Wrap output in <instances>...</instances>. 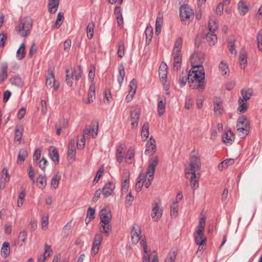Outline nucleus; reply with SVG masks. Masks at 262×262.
Instances as JSON below:
<instances>
[{
  "instance_id": "f257e3e1",
  "label": "nucleus",
  "mask_w": 262,
  "mask_h": 262,
  "mask_svg": "<svg viewBox=\"0 0 262 262\" xmlns=\"http://www.w3.org/2000/svg\"><path fill=\"white\" fill-rule=\"evenodd\" d=\"M187 78L188 82L191 88L198 89L201 92L205 89L206 83L205 82V72L203 67L199 69H194L192 67L188 72Z\"/></svg>"
},
{
  "instance_id": "f03ea898",
  "label": "nucleus",
  "mask_w": 262,
  "mask_h": 262,
  "mask_svg": "<svg viewBox=\"0 0 262 262\" xmlns=\"http://www.w3.org/2000/svg\"><path fill=\"white\" fill-rule=\"evenodd\" d=\"M99 217L100 219V222L99 224V230L108 236L112 229L110 225L112 218L110 209L108 208H103L99 212Z\"/></svg>"
},
{
  "instance_id": "7ed1b4c3",
  "label": "nucleus",
  "mask_w": 262,
  "mask_h": 262,
  "mask_svg": "<svg viewBox=\"0 0 262 262\" xmlns=\"http://www.w3.org/2000/svg\"><path fill=\"white\" fill-rule=\"evenodd\" d=\"M201 168L200 158L198 152L193 151L190 155V163L188 165L185 166V172L186 177L188 174H193L195 177L196 171L199 170Z\"/></svg>"
},
{
  "instance_id": "20e7f679",
  "label": "nucleus",
  "mask_w": 262,
  "mask_h": 262,
  "mask_svg": "<svg viewBox=\"0 0 262 262\" xmlns=\"http://www.w3.org/2000/svg\"><path fill=\"white\" fill-rule=\"evenodd\" d=\"M33 20L29 17L21 18L16 27L18 33L22 37L28 36L32 29Z\"/></svg>"
},
{
  "instance_id": "39448f33",
  "label": "nucleus",
  "mask_w": 262,
  "mask_h": 262,
  "mask_svg": "<svg viewBox=\"0 0 262 262\" xmlns=\"http://www.w3.org/2000/svg\"><path fill=\"white\" fill-rule=\"evenodd\" d=\"M217 27L216 20L210 19L208 20V28L210 32L206 34V40L210 46L215 45L217 41V37L214 34V32L217 30Z\"/></svg>"
},
{
  "instance_id": "423d86ee",
  "label": "nucleus",
  "mask_w": 262,
  "mask_h": 262,
  "mask_svg": "<svg viewBox=\"0 0 262 262\" xmlns=\"http://www.w3.org/2000/svg\"><path fill=\"white\" fill-rule=\"evenodd\" d=\"M192 67L194 69H199L203 67L202 64L205 61V54L202 50H194L189 58Z\"/></svg>"
},
{
  "instance_id": "0eeeda50",
  "label": "nucleus",
  "mask_w": 262,
  "mask_h": 262,
  "mask_svg": "<svg viewBox=\"0 0 262 262\" xmlns=\"http://www.w3.org/2000/svg\"><path fill=\"white\" fill-rule=\"evenodd\" d=\"M194 12L192 9L188 5H184L180 8V16L182 20L188 23L193 17Z\"/></svg>"
},
{
  "instance_id": "6e6552de",
  "label": "nucleus",
  "mask_w": 262,
  "mask_h": 262,
  "mask_svg": "<svg viewBox=\"0 0 262 262\" xmlns=\"http://www.w3.org/2000/svg\"><path fill=\"white\" fill-rule=\"evenodd\" d=\"M140 245L143 247L145 254L143 257V262H158V257L156 255H151L150 256L147 251V245L145 240V237L142 236L141 239H140Z\"/></svg>"
},
{
  "instance_id": "1a4fd4ad",
  "label": "nucleus",
  "mask_w": 262,
  "mask_h": 262,
  "mask_svg": "<svg viewBox=\"0 0 262 262\" xmlns=\"http://www.w3.org/2000/svg\"><path fill=\"white\" fill-rule=\"evenodd\" d=\"M193 235L195 244L199 246L198 252L201 251L203 248V246L206 244L207 238L205 236L204 232H200V230L195 231Z\"/></svg>"
},
{
  "instance_id": "9d476101",
  "label": "nucleus",
  "mask_w": 262,
  "mask_h": 262,
  "mask_svg": "<svg viewBox=\"0 0 262 262\" xmlns=\"http://www.w3.org/2000/svg\"><path fill=\"white\" fill-rule=\"evenodd\" d=\"M102 239L103 236L101 233H97L95 234L92 248V255H95L98 252Z\"/></svg>"
},
{
  "instance_id": "9b49d317",
  "label": "nucleus",
  "mask_w": 262,
  "mask_h": 262,
  "mask_svg": "<svg viewBox=\"0 0 262 262\" xmlns=\"http://www.w3.org/2000/svg\"><path fill=\"white\" fill-rule=\"evenodd\" d=\"M162 212L163 209L160 205L157 203L152 204L151 216L155 221L158 222L160 219L162 215Z\"/></svg>"
},
{
  "instance_id": "f8f14e48",
  "label": "nucleus",
  "mask_w": 262,
  "mask_h": 262,
  "mask_svg": "<svg viewBox=\"0 0 262 262\" xmlns=\"http://www.w3.org/2000/svg\"><path fill=\"white\" fill-rule=\"evenodd\" d=\"M140 115V110L138 108H135L133 111H130V118L132 128H135L137 126Z\"/></svg>"
},
{
  "instance_id": "ddd939ff",
  "label": "nucleus",
  "mask_w": 262,
  "mask_h": 262,
  "mask_svg": "<svg viewBox=\"0 0 262 262\" xmlns=\"http://www.w3.org/2000/svg\"><path fill=\"white\" fill-rule=\"evenodd\" d=\"M126 146L123 143H120L116 149V157L117 161L119 163H121L123 162L125 153Z\"/></svg>"
},
{
  "instance_id": "4468645a",
  "label": "nucleus",
  "mask_w": 262,
  "mask_h": 262,
  "mask_svg": "<svg viewBox=\"0 0 262 262\" xmlns=\"http://www.w3.org/2000/svg\"><path fill=\"white\" fill-rule=\"evenodd\" d=\"M173 58V69L178 70L181 68L182 61V55L180 50H176L172 52Z\"/></svg>"
},
{
  "instance_id": "2eb2a0df",
  "label": "nucleus",
  "mask_w": 262,
  "mask_h": 262,
  "mask_svg": "<svg viewBox=\"0 0 262 262\" xmlns=\"http://www.w3.org/2000/svg\"><path fill=\"white\" fill-rule=\"evenodd\" d=\"M159 162V158L156 156L150 160L149 162V166L146 172V174H151L150 179L152 175H154L155 172V168Z\"/></svg>"
},
{
  "instance_id": "dca6fc26",
  "label": "nucleus",
  "mask_w": 262,
  "mask_h": 262,
  "mask_svg": "<svg viewBox=\"0 0 262 262\" xmlns=\"http://www.w3.org/2000/svg\"><path fill=\"white\" fill-rule=\"evenodd\" d=\"M167 66L164 62H162L160 66L159 69V75L163 83L165 82L166 81L167 74Z\"/></svg>"
},
{
  "instance_id": "f3484780",
  "label": "nucleus",
  "mask_w": 262,
  "mask_h": 262,
  "mask_svg": "<svg viewBox=\"0 0 262 262\" xmlns=\"http://www.w3.org/2000/svg\"><path fill=\"white\" fill-rule=\"evenodd\" d=\"M48 72L49 76L47 77L46 84L47 88L51 89L53 88L55 83L54 73L52 67L48 69Z\"/></svg>"
},
{
  "instance_id": "a211bd4d",
  "label": "nucleus",
  "mask_w": 262,
  "mask_h": 262,
  "mask_svg": "<svg viewBox=\"0 0 262 262\" xmlns=\"http://www.w3.org/2000/svg\"><path fill=\"white\" fill-rule=\"evenodd\" d=\"M156 148V141L153 137L151 136L146 144V148L145 151V154H154L155 152Z\"/></svg>"
},
{
  "instance_id": "6ab92c4d",
  "label": "nucleus",
  "mask_w": 262,
  "mask_h": 262,
  "mask_svg": "<svg viewBox=\"0 0 262 262\" xmlns=\"http://www.w3.org/2000/svg\"><path fill=\"white\" fill-rule=\"evenodd\" d=\"M8 66L7 63L3 62L1 65L0 69V82L5 81L8 76Z\"/></svg>"
},
{
  "instance_id": "aec40b11",
  "label": "nucleus",
  "mask_w": 262,
  "mask_h": 262,
  "mask_svg": "<svg viewBox=\"0 0 262 262\" xmlns=\"http://www.w3.org/2000/svg\"><path fill=\"white\" fill-rule=\"evenodd\" d=\"M135 149L132 148H129L124 156L125 162L127 164H132L135 160Z\"/></svg>"
},
{
  "instance_id": "412c9836",
  "label": "nucleus",
  "mask_w": 262,
  "mask_h": 262,
  "mask_svg": "<svg viewBox=\"0 0 262 262\" xmlns=\"http://www.w3.org/2000/svg\"><path fill=\"white\" fill-rule=\"evenodd\" d=\"M115 189V185L113 183L108 182L105 184L102 189V194L105 197H108Z\"/></svg>"
},
{
  "instance_id": "4be33fe9",
  "label": "nucleus",
  "mask_w": 262,
  "mask_h": 262,
  "mask_svg": "<svg viewBox=\"0 0 262 262\" xmlns=\"http://www.w3.org/2000/svg\"><path fill=\"white\" fill-rule=\"evenodd\" d=\"M49 156L55 163L57 164L59 162V154L57 148L54 146H50L49 149Z\"/></svg>"
},
{
  "instance_id": "5701e85b",
  "label": "nucleus",
  "mask_w": 262,
  "mask_h": 262,
  "mask_svg": "<svg viewBox=\"0 0 262 262\" xmlns=\"http://www.w3.org/2000/svg\"><path fill=\"white\" fill-rule=\"evenodd\" d=\"M222 138L224 143L226 144H231L234 140V136L231 130H229L224 134Z\"/></svg>"
},
{
  "instance_id": "b1692460",
  "label": "nucleus",
  "mask_w": 262,
  "mask_h": 262,
  "mask_svg": "<svg viewBox=\"0 0 262 262\" xmlns=\"http://www.w3.org/2000/svg\"><path fill=\"white\" fill-rule=\"evenodd\" d=\"M166 98L162 97L158 100V114L159 116H162L165 110Z\"/></svg>"
},
{
  "instance_id": "393cba45",
  "label": "nucleus",
  "mask_w": 262,
  "mask_h": 262,
  "mask_svg": "<svg viewBox=\"0 0 262 262\" xmlns=\"http://www.w3.org/2000/svg\"><path fill=\"white\" fill-rule=\"evenodd\" d=\"M59 0H49L48 8L51 13H55L58 7Z\"/></svg>"
},
{
  "instance_id": "a878e982",
  "label": "nucleus",
  "mask_w": 262,
  "mask_h": 262,
  "mask_svg": "<svg viewBox=\"0 0 262 262\" xmlns=\"http://www.w3.org/2000/svg\"><path fill=\"white\" fill-rule=\"evenodd\" d=\"M95 97V83L91 84L89 87L88 93V101L85 102V103H90L93 101Z\"/></svg>"
},
{
  "instance_id": "bb28decb",
  "label": "nucleus",
  "mask_w": 262,
  "mask_h": 262,
  "mask_svg": "<svg viewBox=\"0 0 262 262\" xmlns=\"http://www.w3.org/2000/svg\"><path fill=\"white\" fill-rule=\"evenodd\" d=\"M28 153L25 148H21L19 150L17 159V162L18 164H21L23 163L24 161L25 160L26 158L28 157Z\"/></svg>"
},
{
  "instance_id": "cd10ccee",
  "label": "nucleus",
  "mask_w": 262,
  "mask_h": 262,
  "mask_svg": "<svg viewBox=\"0 0 262 262\" xmlns=\"http://www.w3.org/2000/svg\"><path fill=\"white\" fill-rule=\"evenodd\" d=\"M116 15L118 26L120 28H123V18L121 12V8L116 6Z\"/></svg>"
},
{
  "instance_id": "c85d7f7f",
  "label": "nucleus",
  "mask_w": 262,
  "mask_h": 262,
  "mask_svg": "<svg viewBox=\"0 0 262 262\" xmlns=\"http://www.w3.org/2000/svg\"><path fill=\"white\" fill-rule=\"evenodd\" d=\"M247 53L246 50H242L239 54V59L240 61L241 67L244 69L246 68L247 60Z\"/></svg>"
},
{
  "instance_id": "c756f323",
  "label": "nucleus",
  "mask_w": 262,
  "mask_h": 262,
  "mask_svg": "<svg viewBox=\"0 0 262 262\" xmlns=\"http://www.w3.org/2000/svg\"><path fill=\"white\" fill-rule=\"evenodd\" d=\"M124 174H125V179L123 180L122 183V191L126 192L129 187V172L126 170H124Z\"/></svg>"
},
{
  "instance_id": "7c9ffc66",
  "label": "nucleus",
  "mask_w": 262,
  "mask_h": 262,
  "mask_svg": "<svg viewBox=\"0 0 262 262\" xmlns=\"http://www.w3.org/2000/svg\"><path fill=\"white\" fill-rule=\"evenodd\" d=\"M246 126L237 127L238 135L242 138H245L248 135L250 130V125L246 124Z\"/></svg>"
},
{
  "instance_id": "2f4dec72",
  "label": "nucleus",
  "mask_w": 262,
  "mask_h": 262,
  "mask_svg": "<svg viewBox=\"0 0 262 262\" xmlns=\"http://www.w3.org/2000/svg\"><path fill=\"white\" fill-rule=\"evenodd\" d=\"M238 9L240 14L244 16L247 13L249 7L243 1H240L238 3Z\"/></svg>"
},
{
  "instance_id": "473e14b6",
  "label": "nucleus",
  "mask_w": 262,
  "mask_h": 262,
  "mask_svg": "<svg viewBox=\"0 0 262 262\" xmlns=\"http://www.w3.org/2000/svg\"><path fill=\"white\" fill-rule=\"evenodd\" d=\"M76 154V147L75 146L74 142L72 141H71L69 146H68V157L71 159H73L75 158Z\"/></svg>"
},
{
  "instance_id": "72a5a7b5",
  "label": "nucleus",
  "mask_w": 262,
  "mask_h": 262,
  "mask_svg": "<svg viewBox=\"0 0 262 262\" xmlns=\"http://www.w3.org/2000/svg\"><path fill=\"white\" fill-rule=\"evenodd\" d=\"M145 34L146 36V42L149 44L151 40L153 35V29L150 25H148L146 27Z\"/></svg>"
},
{
  "instance_id": "f704fd0d",
  "label": "nucleus",
  "mask_w": 262,
  "mask_h": 262,
  "mask_svg": "<svg viewBox=\"0 0 262 262\" xmlns=\"http://www.w3.org/2000/svg\"><path fill=\"white\" fill-rule=\"evenodd\" d=\"M9 80L12 84L17 86H21L24 84L23 80L19 76L12 77Z\"/></svg>"
},
{
  "instance_id": "c9c22d12",
  "label": "nucleus",
  "mask_w": 262,
  "mask_h": 262,
  "mask_svg": "<svg viewBox=\"0 0 262 262\" xmlns=\"http://www.w3.org/2000/svg\"><path fill=\"white\" fill-rule=\"evenodd\" d=\"M253 90L251 89H243L241 91L243 98L242 100L245 101L249 100L253 95Z\"/></svg>"
},
{
  "instance_id": "e433bc0d",
  "label": "nucleus",
  "mask_w": 262,
  "mask_h": 262,
  "mask_svg": "<svg viewBox=\"0 0 262 262\" xmlns=\"http://www.w3.org/2000/svg\"><path fill=\"white\" fill-rule=\"evenodd\" d=\"M149 136V124L145 122L143 124L141 130V137L143 140L145 141L147 139Z\"/></svg>"
},
{
  "instance_id": "4c0bfd02",
  "label": "nucleus",
  "mask_w": 262,
  "mask_h": 262,
  "mask_svg": "<svg viewBox=\"0 0 262 262\" xmlns=\"http://www.w3.org/2000/svg\"><path fill=\"white\" fill-rule=\"evenodd\" d=\"M247 124L250 125L249 120L247 119L246 117L244 115L240 116L237 122L236 127H245V125Z\"/></svg>"
},
{
  "instance_id": "58836bf2",
  "label": "nucleus",
  "mask_w": 262,
  "mask_h": 262,
  "mask_svg": "<svg viewBox=\"0 0 262 262\" xmlns=\"http://www.w3.org/2000/svg\"><path fill=\"white\" fill-rule=\"evenodd\" d=\"M191 176L190 177V186L192 189H195L196 188L199 187V182L197 180V178H199L200 177V174H196L195 173V177H193V174H191Z\"/></svg>"
},
{
  "instance_id": "ea45409f",
  "label": "nucleus",
  "mask_w": 262,
  "mask_h": 262,
  "mask_svg": "<svg viewBox=\"0 0 262 262\" xmlns=\"http://www.w3.org/2000/svg\"><path fill=\"white\" fill-rule=\"evenodd\" d=\"M187 71H182V75H181L179 78V83L181 87H183L186 85V82L188 81L187 78Z\"/></svg>"
},
{
  "instance_id": "a19ab883",
  "label": "nucleus",
  "mask_w": 262,
  "mask_h": 262,
  "mask_svg": "<svg viewBox=\"0 0 262 262\" xmlns=\"http://www.w3.org/2000/svg\"><path fill=\"white\" fill-rule=\"evenodd\" d=\"M64 19V13L60 12L58 13L57 18L54 26V29L59 28L62 23L63 19Z\"/></svg>"
},
{
  "instance_id": "79ce46f5",
  "label": "nucleus",
  "mask_w": 262,
  "mask_h": 262,
  "mask_svg": "<svg viewBox=\"0 0 262 262\" xmlns=\"http://www.w3.org/2000/svg\"><path fill=\"white\" fill-rule=\"evenodd\" d=\"M220 72L223 75H225L229 73V70L228 65L225 62L222 61L219 66Z\"/></svg>"
},
{
  "instance_id": "37998d69",
  "label": "nucleus",
  "mask_w": 262,
  "mask_h": 262,
  "mask_svg": "<svg viewBox=\"0 0 262 262\" xmlns=\"http://www.w3.org/2000/svg\"><path fill=\"white\" fill-rule=\"evenodd\" d=\"M238 103L239 106L237 108V111L240 113L246 112L247 110V103L245 102V101L243 100H242V98H240L238 99Z\"/></svg>"
},
{
  "instance_id": "c03bdc74",
  "label": "nucleus",
  "mask_w": 262,
  "mask_h": 262,
  "mask_svg": "<svg viewBox=\"0 0 262 262\" xmlns=\"http://www.w3.org/2000/svg\"><path fill=\"white\" fill-rule=\"evenodd\" d=\"M95 76V67L93 64H91L90 67L89 72V78L90 80L91 84L94 83V80Z\"/></svg>"
},
{
  "instance_id": "a18cd8bd",
  "label": "nucleus",
  "mask_w": 262,
  "mask_h": 262,
  "mask_svg": "<svg viewBox=\"0 0 262 262\" xmlns=\"http://www.w3.org/2000/svg\"><path fill=\"white\" fill-rule=\"evenodd\" d=\"M119 75L118 76V81L119 83H121L124 79L125 76V72L123 66L121 64L119 68Z\"/></svg>"
},
{
  "instance_id": "49530a36",
  "label": "nucleus",
  "mask_w": 262,
  "mask_h": 262,
  "mask_svg": "<svg viewBox=\"0 0 262 262\" xmlns=\"http://www.w3.org/2000/svg\"><path fill=\"white\" fill-rule=\"evenodd\" d=\"M38 183V187L43 189L46 185V178L42 175H39L37 179Z\"/></svg>"
},
{
  "instance_id": "de8ad7c7",
  "label": "nucleus",
  "mask_w": 262,
  "mask_h": 262,
  "mask_svg": "<svg viewBox=\"0 0 262 262\" xmlns=\"http://www.w3.org/2000/svg\"><path fill=\"white\" fill-rule=\"evenodd\" d=\"M94 24L93 21L89 23L87 26V34L88 38L91 39L94 34Z\"/></svg>"
},
{
  "instance_id": "09e8293b",
  "label": "nucleus",
  "mask_w": 262,
  "mask_h": 262,
  "mask_svg": "<svg viewBox=\"0 0 262 262\" xmlns=\"http://www.w3.org/2000/svg\"><path fill=\"white\" fill-rule=\"evenodd\" d=\"M60 179V176L58 174H55L53 176L52 178L51 184L54 189L56 188L58 185L59 180Z\"/></svg>"
},
{
  "instance_id": "8fccbe9b",
  "label": "nucleus",
  "mask_w": 262,
  "mask_h": 262,
  "mask_svg": "<svg viewBox=\"0 0 262 262\" xmlns=\"http://www.w3.org/2000/svg\"><path fill=\"white\" fill-rule=\"evenodd\" d=\"M66 82L68 85L72 86L73 84V73H70V71L69 69L66 70Z\"/></svg>"
},
{
  "instance_id": "3c124183",
  "label": "nucleus",
  "mask_w": 262,
  "mask_h": 262,
  "mask_svg": "<svg viewBox=\"0 0 262 262\" xmlns=\"http://www.w3.org/2000/svg\"><path fill=\"white\" fill-rule=\"evenodd\" d=\"M9 246V243L7 242H4L2 246V253L4 254L6 257L9 255L10 252Z\"/></svg>"
},
{
  "instance_id": "603ef678",
  "label": "nucleus",
  "mask_w": 262,
  "mask_h": 262,
  "mask_svg": "<svg viewBox=\"0 0 262 262\" xmlns=\"http://www.w3.org/2000/svg\"><path fill=\"white\" fill-rule=\"evenodd\" d=\"M236 40L234 36H230L228 39V46L229 49H234L236 47Z\"/></svg>"
},
{
  "instance_id": "864d4df0",
  "label": "nucleus",
  "mask_w": 262,
  "mask_h": 262,
  "mask_svg": "<svg viewBox=\"0 0 262 262\" xmlns=\"http://www.w3.org/2000/svg\"><path fill=\"white\" fill-rule=\"evenodd\" d=\"M140 233L141 230L138 225H135L132 227L130 231L131 237L133 236H140Z\"/></svg>"
},
{
  "instance_id": "5fc2aeb1",
  "label": "nucleus",
  "mask_w": 262,
  "mask_h": 262,
  "mask_svg": "<svg viewBox=\"0 0 262 262\" xmlns=\"http://www.w3.org/2000/svg\"><path fill=\"white\" fill-rule=\"evenodd\" d=\"M223 108L222 106V103L219 102H215L214 101V111L216 114L220 115L222 113Z\"/></svg>"
},
{
  "instance_id": "6e6d98bb",
  "label": "nucleus",
  "mask_w": 262,
  "mask_h": 262,
  "mask_svg": "<svg viewBox=\"0 0 262 262\" xmlns=\"http://www.w3.org/2000/svg\"><path fill=\"white\" fill-rule=\"evenodd\" d=\"M143 179L141 178V174L138 177V181L135 185V189L137 191L141 190L143 185Z\"/></svg>"
},
{
  "instance_id": "4d7b16f0",
  "label": "nucleus",
  "mask_w": 262,
  "mask_h": 262,
  "mask_svg": "<svg viewBox=\"0 0 262 262\" xmlns=\"http://www.w3.org/2000/svg\"><path fill=\"white\" fill-rule=\"evenodd\" d=\"M176 252L170 251L165 259V262H174L176 258Z\"/></svg>"
},
{
  "instance_id": "13d9d810",
  "label": "nucleus",
  "mask_w": 262,
  "mask_h": 262,
  "mask_svg": "<svg viewBox=\"0 0 262 262\" xmlns=\"http://www.w3.org/2000/svg\"><path fill=\"white\" fill-rule=\"evenodd\" d=\"M205 226V219L204 218L200 219L199 223V225L197 226V229L196 231L200 230V232H204Z\"/></svg>"
},
{
  "instance_id": "bf43d9fd",
  "label": "nucleus",
  "mask_w": 262,
  "mask_h": 262,
  "mask_svg": "<svg viewBox=\"0 0 262 262\" xmlns=\"http://www.w3.org/2000/svg\"><path fill=\"white\" fill-rule=\"evenodd\" d=\"M73 73V75H74L75 80H78L81 76V74L82 73V70L81 69V67L79 66L78 67V69L76 70H74V72H72Z\"/></svg>"
},
{
  "instance_id": "052dcab7",
  "label": "nucleus",
  "mask_w": 262,
  "mask_h": 262,
  "mask_svg": "<svg viewBox=\"0 0 262 262\" xmlns=\"http://www.w3.org/2000/svg\"><path fill=\"white\" fill-rule=\"evenodd\" d=\"M257 40L258 49H262V29L258 32Z\"/></svg>"
},
{
  "instance_id": "680f3d73",
  "label": "nucleus",
  "mask_w": 262,
  "mask_h": 262,
  "mask_svg": "<svg viewBox=\"0 0 262 262\" xmlns=\"http://www.w3.org/2000/svg\"><path fill=\"white\" fill-rule=\"evenodd\" d=\"M22 131L19 130L18 128L15 129V136L14 139L17 141H20L21 140L22 137Z\"/></svg>"
},
{
  "instance_id": "e2e57ef3",
  "label": "nucleus",
  "mask_w": 262,
  "mask_h": 262,
  "mask_svg": "<svg viewBox=\"0 0 262 262\" xmlns=\"http://www.w3.org/2000/svg\"><path fill=\"white\" fill-rule=\"evenodd\" d=\"M95 210L94 208L89 207L87 210V217H90V219L93 220L95 219Z\"/></svg>"
},
{
  "instance_id": "0e129e2a",
  "label": "nucleus",
  "mask_w": 262,
  "mask_h": 262,
  "mask_svg": "<svg viewBox=\"0 0 262 262\" xmlns=\"http://www.w3.org/2000/svg\"><path fill=\"white\" fill-rule=\"evenodd\" d=\"M112 95L110 90L105 92V97L104 98V102L106 104L108 103L110 101V99H112Z\"/></svg>"
},
{
  "instance_id": "69168bd1",
  "label": "nucleus",
  "mask_w": 262,
  "mask_h": 262,
  "mask_svg": "<svg viewBox=\"0 0 262 262\" xmlns=\"http://www.w3.org/2000/svg\"><path fill=\"white\" fill-rule=\"evenodd\" d=\"M56 124L61 125L62 128H66L68 126V120L67 119L63 118L61 120L59 121Z\"/></svg>"
},
{
  "instance_id": "338daca9",
  "label": "nucleus",
  "mask_w": 262,
  "mask_h": 262,
  "mask_svg": "<svg viewBox=\"0 0 262 262\" xmlns=\"http://www.w3.org/2000/svg\"><path fill=\"white\" fill-rule=\"evenodd\" d=\"M41 151L39 149H36L35 150L33 155V162H37V161L40 159L41 156Z\"/></svg>"
},
{
  "instance_id": "774afa93",
  "label": "nucleus",
  "mask_w": 262,
  "mask_h": 262,
  "mask_svg": "<svg viewBox=\"0 0 262 262\" xmlns=\"http://www.w3.org/2000/svg\"><path fill=\"white\" fill-rule=\"evenodd\" d=\"M163 24V16L159 13L156 19V27H162Z\"/></svg>"
}]
</instances>
